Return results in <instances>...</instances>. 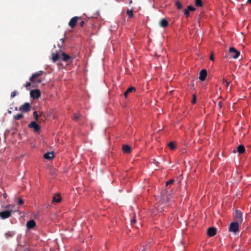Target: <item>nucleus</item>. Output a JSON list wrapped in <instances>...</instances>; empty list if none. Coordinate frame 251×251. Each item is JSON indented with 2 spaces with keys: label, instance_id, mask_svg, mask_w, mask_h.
Instances as JSON below:
<instances>
[{
  "label": "nucleus",
  "instance_id": "6e6552de",
  "mask_svg": "<svg viewBox=\"0 0 251 251\" xmlns=\"http://www.w3.org/2000/svg\"><path fill=\"white\" fill-rule=\"evenodd\" d=\"M30 97L33 98L37 99L40 97L41 93L40 90L38 89L33 90L30 91Z\"/></svg>",
  "mask_w": 251,
  "mask_h": 251
},
{
  "label": "nucleus",
  "instance_id": "7c9ffc66",
  "mask_svg": "<svg viewBox=\"0 0 251 251\" xmlns=\"http://www.w3.org/2000/svg\"><path fill=\"white\" fill-rule=\"evenodd\" d=\"M18 204L19 205H22L24 204V201L23 200L21 199V198H19L18 199Z\"/></svg>",
  "mask_w": 251,
  "mask_h": 251
},
{
  "label": "nucleus",
  "instance_id": "58836bf2",
  "mask_svg": "<svg viewBox=\"0 0 251 251\" xmlns=\"http://www.w3.org/2000/svg\"><path fill=\"white\" fill-rule=\"evenodd\" d=\"M84 24H85L84 21H81V22H80V23H79V25H80L81 27H82V26H83V25H84Z\"/></svg>",
  "mask_w": 251,
  "mask_h": 251
},
{
  "label": "nucleus",
  "instance_id": "4c0bfd02",
  "mask_svg": "<svg viewBox=\"0 0 251 251\" xmlns=\"http://www.w3.org/2000/svg\"><path fill=\"white\" fill-rule=\"evenodd\" d=\"M210 60L212 61H214V54L213 53H212L210 56Z\"/></svg>",
  "mask_w": 251,
  "mask_h": 251
},
{
  "label": "nucleus",
  "instance_id": "f03ea898",
  "mask_svg": "<svg viewBox=\"0 0 251 251\" xmlns=\"http://www.w3.org/2000/svg\"><path fill=\"white\" fill-rule=\"evenodd\" d=\"M240 52L234 47H231L229 49L228 53L225 55L226 58L237 59L240 55Z\"/></svg>",
  "mask_w": 251,
  "mask_h": 251
},
{
  "label": "nucleus",
  "instance_id": "f704fd0d",
  "mask_svg": "<svg viewBox=\"0 0 251 251\" xmlns=\"http://www.w3.org/2000/svg\"><path fill=\"white\" fill-rule=\"evenodd\" d=\"M184 14L186 16V17H188L190 15V12L188 10L186 9L184 11Z\"/></svg>",
  "mask_w": 251,
  "mask_h": 251
},
{
  "label": "nucleus",
  "instance_id": "c756f323",
  "mask_svg": "<svg viewBox=\"0 0 251 251\" xmlns=\"http://www.w3.org/2000/svg\"><path fill=\"white\" fill-rule=\"evenodd\" d=\"M186 10H188L190 12L194 11L195 10V8L191 5H189L187 7V9Z\"/></svg>",
  "mask_w": 251,
  "mask_h": 251
},
{
  "label": "nucleus",
  "instance_id": "9d476101",
  "mask_svg": "<svg viewBox=\"0 0 251 251\" xmlns=\"http://www.w3.org/2000/svg\"><path fill=\"white\" fill-rule=\"evenodd\" d=\"M29 128H32L34 129V131L38 132L40 129V126L36 123V122H32L28 125Z\"/></svg>",
  "mask_w": 251,
  "mask_h": 251
},
{
  "label": "nucleus",
  "instance_id": "c03bdc74",
  "mask_svg": "<svg viewBox=\"0 0 251 251\" xmlns=\"http://www.w3.org/2000/svg\"><path fill=\"white\" fill-rule=\"evenodd\" d=\"M248 2L251 4V0H248Z\"/></svg>",
  "mask_w": 251,
  "mask_h": 251
},
{
  "label": "nucleus",
  "instance_id": "a18cd8bd",
  "mask_svg": "<svg viewBox=\"0 0 251 251\" xmlns=\"http://www.w3.org/2000/svg\"><path fill=\"white\" fill-rule=\"evenodd\" d=\"M153 213L155 214V210H154L153 211Z\"/></svg>",
  "mask_w": 251,
  "mask_h": 251
},
{
  "label": "nucleus",
  "instance_id": "2f4dec72",
  "mask_svg": "<svg viewBox=\"0 0 251 251\" xmlns=\"http://www.w3.org/2000/svg\"><path fill=\"white\" fill-rule=\"evenodd\" d=\"M174 179H170L166 182V186H168V185L172 184L174 183Z\"/></svg>",
  "mask_w": 251,
  "mask_h": 251
},
{
  "label": "nucleus",
  "instance_id": "0eeeda50",
  "mask_svg": "<svg viewBox=\"0 0 251 251\" xmlns=\"http://www.w3.org/2000/svg\"><path fill=\"white\" fill-rule=\"evenodd\" d=\"M80 19H81L80 17H77V16L74 17L70 20V22H69V25L72 28H73L75 26L76 23H77V21Z\"/></svg>",
  "mask_w": 251,
  "mask_h": 251
},
{
  "label": "nucleus",
  "instance_id": "7ed1b4c3",
  "mask_svg": "<svg viewBox=\"0 0 251 251\" xmlns=\"http://www.w3.org/2000/svg\"><path fill=\"white\" fill-rule=\"evenodd\" d=\"M43 73H44L43 71H40L33 74L29 78L30 81L32 83L36 82L38 83H40L42 82V80L41 79H37V78L39 77V76H40Z\"/></svg>",
  "mask_w": 251,
  "mask_h": 251
},
{
  "label": "nucleus",
  "instance_id": "4468645a",
  "mask_svg": "<svg viewBox=\"0 0 251 251\" xmlns=\"http://www.w3.org/2000/svg\"><path fill=\"white\" fill-rule=\"evenodd\" d=\"M207 235L209 237H212L214 236L216 233V229L215 227H211L208 228L207 232Z\"/></svg>",
  "mask_w": 251,
  "mask_h": 251
},
{
  "label": "nucleus",
  "instance_id": "dca6fc26",
  "mask_svg": "<svg viewBox=\"0 0 251 251\" xmlns=\"http://www.w3.org/2000/svg\"><path fill=\"white\" fill-rule=\"evenodd\" d=\"M54 156L53 152H48L44 154V157L47 160H50L52 159Z\"/></svg>",
  "mask_w": 251,
  "mask_h": 251
},
{
  "label": "nucleus",
  "instance_id": "2eb2a0df",
  "mask_svg": "<svg viewBox=\"0 0 251 251\" xmlns=\"http://www.w3.org/2000/svg\"><path fill=\"white\" fill-rule=\"evenodd\" d=\"M136 89L134 87H130L128 88L126 91L124 93V96L125 98H127L129 94L130 93H134L135 92Z\"/></svg>",
  "mask_w": 251,
  "mask_h": 251
},
{
  "label": "nucleus",
  "instance_id": "9b49d317",
  "mask_svg": "<svg viewBox=\"0 0 251 251\" xmlns=\"http://www.w3.org/2000/svg\"><path fill=\"white\" fill-rule=\"evenodd\" d=\"M62 61L66 62H70L72 61V57L70 56L69 55L67 54L64 52H63L62 53Z\"/></svg>",
  "mask_w": 251,
  "mask_h": 251
},
{
  "label": "nucleus",
  "instance_id": "e433bc0d",
  "mask_svg": "<svg viewBox=\"0 0 251 251\" xmlns=\"http://www.w3.org/2000/svg\"><path fill=\"white\" fill-rule=\"evenodd\" d=\"M130 222H131V225H133V224H134L136 222V219H135V217L133 219L131 220Z\"/></svg>",
  "mask_w": 251,
  "mask_h": 251
},
{
  "label": "nucleus",
  "instance_id": "72a5a7b5",
  "mask_svg": "<svg viewBox=\"0 0 251 251\" xmlns=\"http://www.w3.org/2000/svg\"><path fill=\"white\" fill-rule=\"evenodd\" d=\"M196 102V97L195 95H193V100H192V103L195 104Z\"/></svg>",
  "mask_w": 251,
  "mask_h": 251
},
{
  "label": "nucleus",
  "instance_id": "6ab92c4d",
  "mask_svg": "<svg viewBox=\"0 0 251 251\" xmlns=\"http://www.w3.org/2000/svg\"><path fill=\"white\" fill-rule=\"evenodd\" d=\"M237 151L239 153L242 154L245 151V147L242 145H240L237 147Z\"/></svg>",
  "mask_w": 251,
  "mask_h": 251
},
{
  "label": "nucleus",
  "instance_id": "aec40b11",
  "mask_svg": "<svg viewBox=\"0 0 251 251\" xmlns=\"http://www.w3.org/2000/svg\"><path fill=\"white\" fill-rule=\"evenodd\" d=\"M52 58V61L55 62L59 59V55L57 53H53L52 54V58Z\"/></svg>",
  "mask_w": 251,
  "mask_h": 251
},
{
  "label": "nucleus",
  "instance_id": "ddd939ff",
  "mask_svg": "<svg viewBox=\"0 0 251 251\" xmlns=\"http://www.w3.org/2000/svg\"><path fill=\"white\" fill-rule=\"evenodd\" d=\"M26 226L27 228L30 229L35 227L36 226V223L34 220H30L26 223Z\"/></svg>",
  "mask_w": 251,
  "mask_h": 251
},
{
  "label": "nucleus",
  "instance_id": "412c9836",
  "mask_svg": "<svg viewBox=\"0 0 251 251\" xmlns=\"http://www.w3.org/2000/svg\"><path fill=\"white\" fill-rule=\"evenodd\" d=\"M52 201L55 202H59L61 201V198L60 197L59 194H57V196H54L52 199Z\"/></svg>",
  "mask_w": 251,
  "mask_h": 251
},
{
  "label": "nucleus",
  "instance_id": "5701e85b",
  "mask_svg": "<svg viewBox=\"0 0 251 251\" xmlns=\"http://www.w3.org/2000/svg\"><path fill=\"white\" fill-rule=\"evenodd\" d=\"M168 147L171 150H174L176 149V145L174 142H171L168 144Z\"/></svg>",
  "mask_w": 251,
  "mask_h": 251
},
{
  "label": "nucleus",
  "instance_id": "20e7f679",
  "mask_svg": "<svg viewBox=\"0 0 251 251\" xmlns=\"http://www.w3.org/2000/svg\"><path fill=\"white\" fill-rule=\"evenodd\" d=\"M237 222L231 223L229 226V230L230 232L236 233L239 231V224Z\"/></svg>",
  "mask_w": 251,
  "mask_h": 251
},
{
  "label": "nucleus",
  "instance_id": "393cba45",
  "mask_svg": "<svg viewBox=\"0 0 251 251\" xmlns=\"http://www.w3.org/2000/svg\"><path fill=\"white\" fill-rule=\"evenodd\" d=\"M15 234L14 231H8L5 234V237L7 238L10 237H12Z\"/></svg>",
  "mask_w": 251,
  "mask_h": 251
},
{
  "label": "nucleus",
  "instance_id": "b1692460",
  "mask_svg": "<svg viewBox=\"0 0 251 251\" xmlns=\"http://www.w3.org/2000/svg\"><path fill=\"white\" fill-rule=\"evenodd\" d=\"M195 5L198 7H201L203 3L201 0H195Z\"/></svg>",
  "mask_w": 251,
  "mask_h": 251
},
{
  "label": "nucleus",
  "instance_id": "a19ab883",
  "mask_svg": "<svg viewBox=\"0 0 251 251\" xmlns=\"http://www.w3.org/2000/svg\"><path fill=\"white\" fill-rule=\"evenodd\" d=\"M3 198H4V199H6L7 198V195L6 194V193H4L3 194Z\"/></svg>",
  "mask_w": 251,
  "mask_h": 251
},
{
  "label": "nucleus",
  "instance_id": "c9c22d12",
  "mask_svg": "<svg viewBox=\"0 0 251 251\" xmlns=\"http://www.w3.org/2000/svg\"><path fill=\"white\" fill-rule=\"evenodd\" d=\"M30 83L27 82L25 84V87L27 89L28 87L30 86Z\"/></svg>",
  "mask_w": 251,
  "mask_h": 251
},
{
  "label": "nucleus",
  "instance_id": "4be33fe9",
  "mask_svg": "<svg viewBox=\"0 0 251 251\" xmlns=\"http://www.w3.org/2000/svg\"><path fill=\"white\" fill-rule=\"evenodd\" d=\"M23 117V115L22 114H18L13 116V119L14 120H19Z\"/></svg>",
  "mask_w": 251,
  "mask_h": 251
},
{
  "label": "nucleus",
  "instance_id": "c85d7f7f",
  "mask_svg": "<svg viewBox=\"0 0 251 251\" xmlns=\"http://www.w3.org/2000/svg\"><path fill=\"white\" fill-rule=\"evenodd\" d=\"M80 116V114L79 113H75L74 114L73 119L75 120H77Z\"/></svg>",
  "mask_w": 251,
  "mask_h": 251
},
{
  "label": "nucleus",
  "instance_id": "f8f14e48",
  "mask_svg": "<svg viewBox=\"0 0 251 251\" xmlns=\"http://www.w3.org/2000/svg\"><path fill=\"white\" fill-rule=\"evenodd\" d=\"M207 76V71L205 69H202L200 73L199 79L200 80L203 81L205 80Z\"/></svg>",
  "mask_w": 251,
  "mask_h": 251
},
{
  "label": "nucleus",
  "instance_id": "a878e982",
  "mask_svg": "<svg viewBox=\"0 0 251 251\" xmlns=\"http://www.w3.org/2000/svg\"><path fill=\"white\" fill-rule=\"evenodd\" d=\"M126 14L129 18H132L133 16V10L132 9L129 10L128 9L126 11Z\"/></svg>",
  "mask_w": 251,
  "mask_h": 251
},
{
  "label": "nucleus",
  "instance_id": "423d86ee",
  "mask_svg": "<svg viewBox=\"0 0 251 251\" xmlns=\"http://www.w3.org/2000/svg\"><path fill=\"white\" fill-rule=\"evenodd\" d=\"M12 210H5L0 212V217L2 219H5L11 216Z\"/></svg>",
  "mask_w": 251,
  "mask_h": 251
},
{
  "label": "nucleus",
  "instance_id": "cd10ccee",
  "mask_svg": "<svg viewBox=\"0 0 251 251\" xmlns=\"http://www.w3.org/2000/svg\"><path fill=\"white\" fill-rule=\"evenodd\" d=\"M33 115H34V117L35 119V120L36 121H38V118H39V115L38 114V113L37 111H34L33 112Z\"/></svg>",
  "mask_w": 251,
  "mask_h": 251
},
{
  "label": "nucleus",
  "instance_id": "37998d69",
  "mask_svg": "<svg viewBox=\"0 0 251 251\" xmlns=\"http://www.w3.org/2000/svg\"><path fill=\"white\" fill-rule=\"evenodd\" d=\"M223 81L224 83V82L226 83V82H227V81L226 79H225V78H224L223 79Z\"/></svg>",
  "mask_w": 251,
  "mask_h": 251
},
{
  "label": "nucleus",
  "instance_id": "473e14b6",
  "mask_svg": "<svg viewBox=\"0 0 251 251\" xmlns=\"http://www.w3.org/2000/svg\"><path fill=\"white\" fill-rule=\"evenodd\" d=\"M17 95V92L16 91H13L11 93V98L13 99Z\"/></svg>",
  "mask_w": 251,
  "mask_h": 251
},
{
  "label": "nucleus",
  "instance_id": "bb28decb",
  "mask_svg": "<svg viewBox=\"0 0 251 251\" xmlns=\"http://www.w3.org/2000/svg\"><path fill=\"white\" fill-rule=\"evenodd\" d=\"M176 6L177 8L178 9H181L182 8V4L178 1H177L176 2Z\"/></svg>",
  "mask_w": 251,
  "mask_h": 251
},
{
  "label": "nucleus",
  "instance_id": "ea45409f",
  "mask_svg": "<svg viewBox=\"0 0 251 251\" xmlns=\"http://www.w3.org/2000/svg\"><path fill=\"white\" fill-rule=\"evenodd\" d=\"M218 106L220 108H221L222 107V102L221 101H220L218 102Z\"/></svg>",
  "mask_w": 251,
  "mask_h": 251
},
{
  "label": "nucleus",
  "instance_id": "de8ad7c7",
  "mask_svg": "<svg viewBox=\"0 0 251 251\" xmlns=\"http://www.w3.org/2000/svg\"><path fill=\"white\" fill-rule=\"evenodd\" d=\"M129 3H132V0H130V2H129Z\"/></svg>",
  "mask_w": 251,
  "mask_h": 251
},
{
  "label": "nucleus",
  "instance_id": "49530a36",
  "mask_svg": "<svg viewBox=\"0 0 251 251\" xmlns=\"http://www.w3.org/2000/svg\"><path fill=\"white\" fill-rule=\"evenodd\" d=\"M8 113H11V111H8Z\"/></svg>",
  "mask_w": 251,
  "mask_h": 251
},
{
  "label": "nucleus",
  "instance_id": "39448f33",
  "mask_svg": "<svg viewBox=\"0 0 251 251\" xmlns=\"http://www.w3.org/2000/svg\"><path fill=\"white\" fill-rule=\"evenodd\" d=\"M31 109V105L28 103H25L23 105H21L19 108V110L23 112H27Z\"/></svg>",
  "mask_w": 251,
  "mask_h": 251
},
{
  "label": "nucleus",
  "instance_id": "1a4fd4ad",
  "mask_svg": "<svg viewBox=\"0 0 251 251\" xmlns=\"http://www.w3.org/2000/svg\"><path fill=\"white\" fill-rule=\"evenodd\" d=\"M235 219L236 222L238 223H242L243 222L242 213L239 210L235 211Z\"/></svg>",
  "mask_w": 251,
  "mask_h": 251
},
{
  "label": "nucleus",
  "instance_id": "f257e3e1",
  "mask_svg": "<svg viewBox=\"0 0 251 251\" xmlns=\"http://www.w3.org/2000/svg\"><path fill=\"white\" fill-rule=\"evenodd\" d=\"M173 198V196L172 194H167L164 195L163 194L162 195V197L160 200V201H161V203L160 205L157 206V210L159 212H162L164 211L163 209L164 207V203L167 206L170 205V201H171V199Z\"/></svg>",
  "mask_w": 251,
  "mask_h": 251
},
{
  "label": "nucleus",
  "instance_id": "79ce46f5",
  "mask_svg": "<svg viewBox=\"0 0 251 251\" xmlns=\"http://www.w3.org/2000/svg\"><path fill=\"white\" fill-rule=\"evenodd\" d=\"M229 84H230V82H229V81L226 82V86L228 87V85H229Z\"/></svg>",
  "mask_w": 251,
  "mask_h": 251
},
{
  "label": "nucleus",
  "instance_id": "f3484780",
  "mask_svg": "<svg viewBox=\"0 0 251 251\" xmlns=\"http://www.w3.org/2000/svg\"><path fill=\"white\" fill-rule=\"evenodd\" d=\"M122 150L124 153H128L131 151L130 147L127 145H123L122 146Z\"/></svg>",
  "mask_w": 251,
  "mask_h": 251
},
{
  "label": "nucleus",
  "instance_id": "a211bd4d",
  "mask_svg": "<svg viewBox=\"0 0 251 251\" xmlns=\"http://www.w3.org/2000/svg\"><path fill=\"white\" fill-rule=\"evenodd\" d=\"M169 24L168 21L165 19H163L159 22V25L162 27H166Z\"/></svg>",
  "mask_w": 251,
  "mask_h": 251
}]
</instances>
